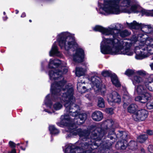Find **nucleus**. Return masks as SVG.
<instances>
[{
	"label": "nucleus",
	"mask_w": 153,
	"mask_h": 153,
	"mask_svg": "<svg viewBox=\"0 0 153 153\" xmlns=\"http://www.w3.org/2000/svg\"><path fill=\"white\" fill-rule=\"evenodd\" d=\"M57 60L56 59H51L48 63V67L49 68H54L51 65H53L55 68H59L57 69H55L53 70L49 71V78L51 81L58 80L62 78V80L63 79H64L63 77V75L65 74L68 71V69L66 66H62L60 63L57 62Z\"/></svg>",
	"instance_id": "423d86ee"
},
{
	"label": "nucleus",
	"mask_w": 153,
	"mask_h": 153,
	"mask_svg": "<svg viewBox=\"0 0 153 153\" xmlns=\"http://www.w3.org/2000/svg\"><path fill=\"white\" fill-rule=\"evenodd\" d=\"M16 145L17 146H19L20 145V143H18L17 144H16Z\"/></svg>",
	"instance_id": "0e129e2a"
},
{
	"label": "nucleus",
	"mask_w": 153,
	"mask_h": 153,
	"mask_svg": "<svg viewBox=\"0 0 153 153\" xmlns=\"http://www.w3.org/2000/svg\"><path fill=\"white\" fill-rule=\"evenodd\" d=\"M117 2H104L102 10L109 14H119L122 12Z\"/></svg>",
	"instance_id": "1a4fd4ad"
},
{
	"label": "nucleus",
	"mask_w": 153,
	"mask_h": 153,
	"mask_svg": "<svg viewBox=\"0 0 153 153\" xmlns=\"http://www.w3.org/2000/svg\"><path fill=\"white\" fill-rule=\"evenodd\" d=\"M74 90L71 88L68 89L67 92L63 94L62 100L65 102L64 105L67 112L73 113L74 115L73 121H71L69 116L65 115L61 117L60 122L56 123L59 126L63 127H68V137H72L74 136L78 135L84 139L88 138L90 131L86 129L82 130L81 128H77V126L80 125L84 123L87 118V114L85 113H80L78 112L79 106L74 102L73 94Z\"/></svg>",
	"instance_id": "f257e3e1"
},
{
	"label": "nucleus",
	"mask_w": 153,
	"mask_h": 153,
	"mask_svg": "<svg viewBox=\"0 0 153 153\" xmlns=\"http://www.w3.org/2000/svg\"><path fill=\"white\" fill-rule=\"evenodd\" d=\"M49 130L50 134L52 135H56L59 133V130L56 128L54 125H50L49 126Z\"/></svg>",
	"instance_id": "4be33fe9"
},
{
	"label": "nucleus",
	"mask_w": 153,
	"mask_h": 153,
	"mask_svg": "<svg viewBox=\"0 0 153 153\" xmlns=\"http://www.w3.org/2000/svg\"><path fill=\"white\" fill-rule=\"evenodd\" d=\"M126 27L130 29H134L135 30L142 29L144 28L145 26L144 24H139L135 21H133L132 22L129 23L126 22L125 24Z\"/></svg>",
	"instance_id": "ddd939ff"
},
{
	"label": "nucleus",
	"mask_w": 153,
	"mask_h": 153,
	"mask_svg": "<svg viewBox=\"0 0 153 153\" xmlns=\"http://www.w3.org/2000/svg\"><path fill=\"white\" fill-rule=\"evenodd\" d=\"M123 11L124 13H128L129 14L131 13V10L130 9H128L127 8H125L123 10Z\"/></svg>",
	"instance_id": "c03bdc74"
},
{
	"label": "nucleus",
	"mask_w": 153,
	"mask_h": 153,
	"mask_svg": "<svg viewBox=\"0 0 153 153\" xmlns=\"http://www.w3.org/2000/svg\"><path fill=\"white\" fill-rule=\"evenodd\" d=\"M114 122L111 119L105 121L102 123L100 128H99L95 129L94 131L92 132V136L94 139H95L96 141L100 140L102 138L105 136V138L104 142L105 143L103 145V147L105 149L106 144L105 141L106 140L105 134L106 133L109 132L110 131V127L114 125Z\"/></svg>",
	"instance_id": "0eeeda50"
},
{
	"label": "nucleus",
	"mask_w": 153,
	"mask_h": 153,
	"mask_svg": "<svg viewBox=\"0 0 153 153\" xmlns=\"http://www.w3.org/2000/svg\"><path fill=\"white\" fill-rule=\"evenodd\" d=\"M123 102H127L130 103L131 101L132 98L130 96L125 95L123 96Z\"/></svg>",
	"instance_id": "473e14b6"
},
{
	"label": "nucleus",
	"mask_w": 153,
	"mask_h": 153,
	"mask_svg": "<svg viewBox=\"0 0 153 153\" xmlns=\"http://www.w3.org/2000/svg\"><path fill=\"white\" fill-rule=\"evenodd\" d=\"M150 66L151 67V69L153 70V63H152L150 65Z\"/></svg>",
	"instance_id": "4d7b16f0"
},
{
	"label": "nucleus",
	"mask_w": 153,
	"mask_h": 153,
	"mask_svg": "<svg viewBox=\"0 0 153 153\" xmlns=\"http://www.w3.org/2000/svg\"><path fill=\"white\" fill-rule=\"evenodd\" d=\"M106 112L108 114L112 115L114 114V109L112 108H108L106 109Z\"/></svg>",
	"instance_id": "58836bf2"
},
{
	"label": "nucleus",
	"mask_w": 153,
	"mask_h": 153,
	"mask_svg": "<svg viewBox=\"0 0 153 153\" xmlns=\"http://www.w3.org/2000/svg\"><path fill=\"white\" fill-rule=\"evenodd\" d=\"M7 18H8L7 16H6L4 17H3V20L4 21L6 20L7 19Z\"/></svg>",
	"instance_id": "13d9d810"
},
{
	"label": "nucleus",
	"mask_w": 153,
	"mask_h": 153,
	"mask_svg": "<svg viewBox=\"0 0 153 153\" xmlns=\"http://www.w3.org/2000/svg\"><path fill=\"white\" fill-rule=\"evenodd\" d=\"M140 152L141 153H146L145 149L143 148H141Z\"/></svg>",
	"instance_id": "603ef678"
},
{
	"label": "nucleus",
	"mask_w": 153,
	"mask_h": 153,
	"mask_svg": "<svg viewBox=\"0 0 153 153\" xmlns=\"http://www.w3.org/2000/svg\"><path fill=\"white\" fill-rule=\"evenodd\" d=\"M143 81V79L141 77L137 75L134 76L132 79L133 84L135 86H136L137 84H139Z\"/></svg>",
	"instance_id": "412c9836"
},
{
	"label": "nucleus",
	"mask_w": 153,
	"mask_h": 153,
	"mask_svg": "<svg viewBox=\"0 0 153 153\" xmlns=\"http://www.w3.org/2000/svg\"><path fill=\"white\" fill-rule=\"evenodd\" d=\"M9 146L12 149H15L16 147V144L12 141H10L8 143Z\"/></svg>",
	"instance_id": "c9c22d12"
},
{
	"label": "nucleus",
	"mask_w": 153,
	"mask_h": 153,
	"mask_svg": "<svg viewBox=\"0 0 153 153\" xmlns=\"http://www.w3.org/2000/svg\"><path fill=\"white\" fill-rule=\"evenodd\" d=\"M138 110V106L135 104H131L127 108L128 112L133 114L136 113Z\"/></svg>",
	"instance_id": "6ab92c4d"
},
{
	"label": "nucleus",
	"mask_w": 153,
	"mask_h": 153,
	"mask_svg": "<svg viewBox=\"0 0 153 153\" xmlns=\"http://www.w3.org/2000/svg\"><path fill=\"white\" fill-rule=\"evenodd\" d=\"M75 74L76 76L80 77L85 74V72L83 68H76V69Z\"/></svg>",
	"instance_id": "b1692460"
},
{
	"label": "nucleus",
	"mask_w": 153,
	"mask_h": 153,
	"mask_svg": "<svg viewBox=\"0 0 153 153\" xmlns=\"http://www.w3.org/2000/svg\"><path fill=\"white\" fill-rule=\"evenodd\" d=\"M20 148L22 150L25 151V148H23V147L22 146H20Z\"/></svg>",
	"instance_id": "6e6d98bb"
},
{
	"label": "nucleus",
	"mask_w": 153,
	"mask_h": 153,
	"mask_svg": "<svg viewBox=\"0 0 153 153\" xmlns=\"http://www.w3.org/2000/svg\"><path fill=\"white\" fill-rule=\"evenodd\" d=\"M3 14H4V15H5V14H6V13H5V12H3Z\"/></svg>",
	"instance_id": "338daca9"
},
{
	"label": "nucleus",
	"mask_w": 153,
	"mask_h": 153,
	"mask_svg": "<svg viewBox=\"0 0 153 153\" xmlns=\"http://www.w3.org/2000/svg\"><path fill=\"white\" fill-rule=\"evenodd\" d=\"M149 114L148 111L145 109H141L137 111L132 116L134 120L137 122L144 121Z\"/></svg>",
	"instance_id": "9b49d317"
},
{
	"label": "nucleus",
	"mask_w": 153,
	"mask_h": 153,
	"mask_svg": "<svg viewBox=\"0 0 153 153\" xmlns=\"http://www.w3.org/2000/svg\"><path fill=\"white\" fill-rule=\"evenodd\" d=\"M29 22H32V21L31 20V19H30V20H29Z\"/></svg>",
	"instance_id": "69168bd1"
},
{
	"label": "nucleus",
	"mask_w": 153,
	"mask_h": 153,
	"mask_svg": "<svg viewBox=\"0 0 153 153\" xmlns=\"http://www.w3.org/2000/svg\"><path fill=\"white\" fill-rule=\"evenodd\" d=\"M104 34L106 35H108L110 34L114 35L115 33L112 28H109V29L105 28Z\"/></svg>",
	"instance_id": "7c9ffc66"
},
{
	"label": "nucleus",
	"mask_w": 153,
	"mask_h": 153,
	"mask_svg": "<svg viewBox=\"0 0 153 153\" xmlns=\"http://www.w3.org/2000/svg\"><path fill=\"white\" fill-rule=\"evenodd\" d=\"M62 105L59 102H56L53 105V107L54 109L56 111L62 108Z\"/></svg>",
	"instance_id": "2f4dec72"
},
{
	"label": "nucleus",
	"mask_w": 153,
	"mask_h": 153,
	"mask_svg": "<svg viewBox=\"0 0 153 153\" xmlns=\"http://www.w3.org/2000/svg\"><path fill=\"white\" fill-rule=\"evenodd\" d=\"M96 76H91V80L93 85L95 86L98 91H101L102 90V84L100 80L96 78Z\"/></svg>",
	"instance_id": "dca6fc26"
},
{
	"label": "nucleus",
	"mask_w": 153,
	"mask_h": 153,
	"mask_svg": "<svg viewBox=\"0 0 153 153\" xmlns=\"http://www.w3.org/2000/svg\"><path fill=\"white\" fill-rule=\"evenodd\" d=\"M125 74L130 77L135 74L134 70L128 69L126 70L124 73Z\"/></svg>",
	"instance_id": "c756f323"
},
{
	"label": "nucleus",
	"mask_w": 153,
	"mask_h": 153,
	"mask_svg": "<svg viewBox=\"0 0 153 153\" xmlns=\"http://www.w3.org/2000/svg\"><path fill=\"white\" fill-rule=\"evenodd\" d=\"M101 75L104 77H110L112 84L116 87H120L121 84L119 81L117 75L114 73H112L111 71L107 70L103 71Z\"/></svg>",
	"instance_id": "9d476101"
},
{
	"label": "nucleus",
	"mask_w": 153,
	"mask_h": 153,
	"mask_svg": "<svg viewBox=\"0 0 153 153\" xmlns=\"http://www.w3.org/2000/svg\"><path fill=\"white\" fill-rule=\"evenodd\" d=\"M107 100L109 102H114L120 104L121 101V97L116 91H113L108 95Z\"/></svg>",
	"instance_id": "f8f14e48"
},
{
	"label": "nucleus",
	"mask_w": 153,
	"mask_h": 153,
	"mask_svg": "<svg viewBox=\"0 0 153 153\" xmlns=\"http://www.w3.org/2000/svg\"><path fill=\"white\" fill-rule=\"evenodd\" d=\"M82 85V83H81L80 82H79L77 83V88L78 89V90H79V89H81V87Z\"/></svg>",
	"instance_id": "a18cd8bd"
},
{
	"label": "nucleus",
	"mask_w": 153,
	"mask_h": 153,
	"mask_svg": "<svg viewBox=\"0 0 153 153\" xmlns=\"http://www.w3.org/2000/svg\"><path fill=\"white\" fill-rule=\"evenodd\" d=\"M127 131H118L117 133L115 132V129L113 125L110 127V131L106 137L105 149H109L116 141V138L120 139L115 145V147L117 149L124 150L126 149L125 144H127L128 139L129 138Z\"/></svg>",
	"instance_id": "20e7f679"
},
{
	"label": "nucleus",
	"mask_w": 153,
	"mask_h": 153,
	"mask_svg": "<svg viewBox=\"0 0 153 153\" xmlns=\"http://www.w3.org/2000/svg\"><path fill=\"white\" fill-rule=\"evenodd\" d=\"M25 16H26V14H25V12L23 13H22V14L21 15V17L22 18L25 17Z\"/></svg>",
	"instance_id": "864d4df0"
},
{
	"label": "nucleus",
	"mask_w": 153,
	"mask_h": 153,
	"mask_svg": "<svg viewBox=\"0 0 153 153\" xmlns=\"http://www.w3.org/2000/svg\"><path fill=\"white\" fill-rule=\"evenodd\" d=\"M148 150L151 153H153V145H149L148 147Z\"/></svg>",
	"instance_id": "79ce46f5"
},
{
	"label": "nucleus",
	"mask_w": 153,
	"mask_h": 153,
	"mask_svg": "<svg viewBox=\"0 0 153 153\" xmlns=\"http://www.w3.org/2000/svg\"><path fill=\"white\" fill-rule=\"evenodd\" d=\"M146 85L139 84L135 87V91L139 95L135 98V100L142 103H146L151 95L147 91Z\"/></svg>",
	"instance_id": "6e6552de"
},
{
	"label": "nucleus",
	"mask_w": 153,
	"mask_h": 153,
	"mask_svg": "<svg viewBox=\"0 0 153 153\" xmlns=\"http://www.w3.org/2000/svg\"><path fill=\"white\" fill-rule=\"evenodd\" d=\"M61 54L59 51L58 47L56 45L53 44L52 46L51 51H50V56H61Z\"/></svg>",
	"instance_id": "2eb2a0df"
},
{
	"label": "nucleus",
	"mask_w": 153,
	"mask_h": 153,
	"mask_svg": "<svg viewBox=\"0 0 153 153\" xmlns=\"http://www.w3.org/2000/svg\"><path fill=\"white\" fill-rule=\"evenodd\" d=\"M91 117L94 120L96 121H100L102 119L103 116L101 111H95L93 113Z\"/></svg>",
	"instance_id": "4468645a"
},
{
	"label": "nucleus",
	"mask_w": 153,
	"mask_h": 153,
	"mask_svg": "<svg viewBox=\"0 0 153 153\" xmlns=\"http://www.w3.org/2000/svg\"><path fill=\"white\" fill-rule=\"evenodd\" d=\"M105 28L100 25H96L93 29V30L95 32H101L102 34H104Z\"/></svg>",
	"instance_id": "5701e85b"
},
{
	"label": "nucleus",
	"mask_w": 153,
	"mask_h": 153,
	"mask_svg": "<svg viewBox=\"0 0 153 153\" xmlns=\"http://www.w3.org/2000/svg\"><path fill=\"white\" fill-rule=\"evenodd\" d=\"M57 40L61 49L64 48L68 51L73 48L76 50L75 53L73 55V61L75 63H80L84 61L85 52L81 48H78V45L76 42L74 37L70 35L69 32H63L58 35Z\"/></svg>",
	"instance_id": "f03ea898"
},
{
	"label": "nucleus",
	"mask_w": 153,
	"mask_h": 153,
	"mask_svg": "<svg viewBox=\"0 0 153 153\" xmlns=\"http://www.w3.org/2000/svg\"><path fill=\"white\" fill-rule=\"evenodd\" d=\"M143 54H142V52H141V53L138 54H136L135 56V58L137 59H143L144 57Z\"/></svg>",
	"instance_id": "e433bc0d"
},
{
	"label": "nucleus",
	"mask_w": 153,
	"mask_h": 153,
	"mask_svg": "<svg viewBox=\"0 0 153 153\" xmlns=\"http://www.w3.org/2000/svg\"><path fill=\"white\" fill-rule=\"evenodd\" d=\"M91 128H94L95 127V126H91Z\"/></svg>",
	"instance_id": "052dcab7"
},
{
	"label": "nucleus",
	"mask_w": 153,
	"mask_h": 153,
	"mask_svg": "<svg viewBox=\"0 0 153 153\" xmlns=\"http://www.w3.org/2000/svg\"><path fill=\"white\" fill-rule=\"evenodd\" d=\"M9 153V152H8V153Z\"/></svg>",
	"instance_id": "774afa93"
},
{
	"label": "nucleus",
	"mask_w": 153,
	"mask_h": 153,
	"mask_svg": "<svg viewBox=\"0 0 153 153\" xmlns=\"http://www.w3.org/2000/svg\"><path fill=\"white\" fill-rule=\"evenodd\" d=\"M80 149L79 146H69L65 149V153H76V151Z\"/></svg>",
	"instance_id": "a211bd4d"
},
{
	"label": "nucleus",
	"mask_w": 153,
	"mask_h": 153,
	"mask_svg": "<svg viewBox=\"0 0 153 153\" xmlns=\"http://www.w3.org/2000/svg\"><path fill=\"white\" fill-rule=\"evenodd\" d=\"M91 145H92V146H91V148H92V150L93 151V150L96 149L97 148L99 147L100 146L99 143H96V142H93L91 144H90Z\"/></svg>",
	"instance_id": "f704fd0d"
},
{
	"label": "nucleus",
	"mask_w": 153,
	"mask_h": 153,
	"mask_svg": "<svg viewBox=\"0 0 153 153\" xmlns=\"http://www.w3.org/2000/svg\"><path fill=\"white\" fill-rule=\"evenodd\" d=\"M112 29H113V30L114 31V30H117V31H120V30L119 29L117 28V27L115 26V27H114L113 28H112Z\"/></svg>",
	"instance_id": "3c124183"
},
{
	"label": "nucleus",
	"mask_w": 153,
	"mask_h": 153,
	"mask_svg": "<svg viewBox=\"0 0 153 153\" xmlns=\"http://www.w3.org/2000/svg\"><path fill=\"white\" fill-rule=\"evenodd\" d=\"M126 144H125L126 148L127 147L129 150L134 151L137 148V142L134 140H131Z\"/></svg>",
	"instance_id": "f3484780"
},
{
	"label": "nucleus",
	"mask_w": 153,
	"mask_h": 153,
	"mask_svg": "<svg viewBox=\"0 0 153 153\" xmlns=\"http://www.w3.org/2000/svg\"><path fill=\"white\" fill-rule=\"evenodd\" d=\"M105 102L104 99L102 97L98 98L97 105L100 108H104L105 106Z\"/></svg>",
	"instance_id": "bb28decb"
},
{
	"label": "nucleus",
	"mask_w": 153,
	"mask_h": 153,
	"mask_svg": "<svg viewBox=\"0 0 153 153\" xmlns=\"http://www.w3.org/2000/svg\"><path fill=\"white\" fill-rule=\"evenodd\" d=\"M144 27H147V28L149 29H150L151 28V26L150 25H145Z\"/></svg>",
	"instance_id": "5fc2aeb1"
},
{
	"label": "nucleus",
	"mask_w": 153,
	"mask_h": 153,
	"mask_svg": "<svg viewBox=\"0 0 153 153\" xmlns=\"http://www.w3.org/2000/svg\"><path fill=\"white\" fill-rule=\"evenodd\" d=\"M114 39L105 38L101 43V53L104 54H124L132 56L133 53L129 52L130 48L126 47L124 48V42L123 40H119L113 36Z\"/></svg>",
	"instance_id": "7ed1b4c3"
},
{
	"label": "nucleus",
	"mask_w": 153,
	"mask_h": 153,
	"mask_svg": "<svg viewBox=\"0 0 153 153\" xmlns=\"http://www.w3.org/2000/svg\"><path fill=\"white\" fill-rule=\"evenodd\" d=\"M137 74L141 76H145L146 75L145 71H137Z\"/></svg>",
	"instance_id": "a19ab883"
},
{
	"label": "nucleus",
	"mask_w": 153,
	"mask_h": 153,
	"mask_svg": "<svg viewBox=\"0 0 153 153\" xmlns=\"http://www.w3.org/2000/svg\"><path fill=\"white\" fill-rule=\"evenodd\" d=\"M28 143V141H26V146H27Z\"/></svg>",
	"instance_id": "680f3d73"
},
{
	"label": "nucleus",
	"mask_w": 153,
	"mask_h": 153,
	"mask_svg": "<svg viewBox=\"0 0 153 153\" xmlns=\"http://www.w3.org/2000/svg\"><path fill=\"white\" fill-rule=\"evenodd\" d=\"M146 107L148 109H151L153 108V102H147L146 103Z\"/></svg>",
	"instance_id": "4c0bfd02"
},
{
	"label": "nucleus",
	"mask_w": 153,
	"mask_h": 153,
	"mask_svg": "<svg viewBox=\"0 0 153 153\" xmlns=\"http://www.w3.org/2000/svg\"><path fill=\"white\" fill-rule=\"evenodd\" d=\"M120 36L122 38L126 37L130 34V33L126 30L120 31L119 32Z\"/></svg>",
	"instance_id": "cd10ccee"
},
{
	"label": "nucleus",
	"mask_w": 153,
	"mask_h": 153,
	"mask_svg": "<svg viewBox=\"0 0 153 153\" xmlns=\"http://www.w3.org/2000/svg\"><path fill=\"white\" fill-rule=\"evenodd\" d=\"M123 106L124 108H126L128 105L130 103L127 102H123Z\"/></svg>",
	"instance_id": "de8ad7c7"
},
{
	"label": "nucleus",
	"mask_w": 153,
	"mask_h": 153,
	"mask_svg": "<svg viewBox=\"0 0 153 153\" xmlns=\"http://www.w3.org/2000/svg\"><path fill=\"white\" fill-rule=\"evenodd\" d=\"M140 13H142V16L145 15L146 16L153 17V10L148 11L145 9H143L140 11Z\"/></svg>",
	"instance_id": "393cba45"
},
{
	"label": "nucleus",
	"mask_w": 153,
	"mask_h": 153,
	"mask_svg": "<svg viewBox=\"0 0 153 153\" xmlns=\"http://www.w3.org/2000/svg\"><path fill=\"white\" fill-rule=\"evenodd\" d=\"M100 13L101 14H104V15H105V13H104V12H100Z\"/></svg>",
	"instance_id": "e2e57ef3"
},
{
	"label": "nucleus",
	"mask_w": 153,
	"mask_h": 153,
	"mask_svg": "<svg viewBox=\"0 0 153 153\" xmlns=\"http://www.w3.org/2000/svg\"><path fill=\"white\" fill-rule=\"evenodd\" d=\"M82 90L81 91V92L82 93H84L85 92L87 91V89L86 87L85 86H82L81 87V89Z\"/></svg>",
	"instance_id": "49530a36"
},
{
	"label": "nucleus",
	"mask_w": 153,
	"mask_h": 153,
	"mask_svg": "<svg viewBox=\"0 0 153 153\" xmlns=\"http://www.w3.org/2000/svg\"><path fill=\"white\" fill-rule=\"evenodd\" d=\"M148 138L147 135L143 134L138 136L137 138V141L139 143H144Z\"/></svg>",
	"instance_id": "a878e982"
},
{
	"label": "nucleus",
	"mask_w": 153,
	"mask_h": 153,
	"mask_svg": "<svg viewBox=\"0 0 153 153\" xmlns=\"http://www.w3.org/2000/svg\"><path fill=\"white\" fill-rule=\"evenodd\" d=\"M147 88L151 91H153V80L149 82L147 85H146Z\"/></svg>",
	"instance_id": "72a5a7b5"
},
{
	"label": "nucleus",
	"mask_w": 153,
	"mask_h": 153,
	"mask_svg": "<svg viewBox=\"0 0 153 153\" xmlns=\"http://www.w3.org/2000/svg\"><path fill=\"white\" fill-rule=\"evenodd\" d=\"M131 0H124L123 1V3H126L127 4L126 6L127 7H129L131 6Z\"/></svg>",
	"instance_id": "ea45409f"
},
{
	"label": "nucleus",
	"mask_w": 153,
	"mask_h": 153,
	"mask_svg": "<svg viewBox=\"0 0 153 153\" xmlns=\"http://www.w3.org/2000/svg\"><path fill=\"white\" fill-rule=\"evenodd\" d=\"M147 134L149 135H153V130L148 129L146 131Z\"/></svg>",
	"instance_id": "37998d69"
},
{
	"label": "nucleus",
	"mask_w": 153,
	"mask_h": 153,
	"mask_svg": "<svg viewBox=\"0 0 153 153\" xmlns=\"http://www.w3.org/2000/svg\"><path fill=\"white\" fill-rule=\"evenodd\" d=\"M63 79V78L62 80L58 82L54 81L51 85V97L49 94H48L46 97V99L45 100V105L50 108H51L53 105L51 100L53 101H56L57 100L59 97L61 95L62 90L64 91H65L66 89L67 90L66 92L62 93L63 94L67 92L68 90L70 88H63L67 82L66 81L64 80ZM71 88L74 90L73 88ZM62 95L63 94H62ZM61 99L64 102V104L65 102L62 100V97Z\"/></svg>",
	"instance_id": "39448f33"
},
{
	"label": "nucleus",
	"mask_w": 153,
	"mask_h": 153,
	"mask_svg": "<svg viewBox=\"0 0 153 153\" xmlns=\"http://www.w3.org/2000/svg\"><path fill=\"white\" fill-rule=\"evenodd\" d=\"M9 153H16V150L15 149H12L10 151H9Z\"/></svg>",
	"instance_id": "8fccbe9b"
},
{
	"label": "nucleus",
	"mask_w": 153,
	"mask_h": 153,
	"mask_svg": "<svg viewBox=\"0 0 153 153\" xmlns=\"http://www.w3.org/2000/svg\"><path fill=\"white\" fill-rule=\"evenodd\" d=\"M90 144L87 142L81 143L80 149L83 150L82 153H84V152L88 150L92 151V148Z\"/></svg>",
	"instance_id": "aec40b11"
},
{
	"label": "nucleus",
	"mask_w": 153,
	"mask_h": 153,
	"mask_svg": "<svg viewBox=\"0 0 153 153\" xmlns=\"http://www.w3.org/2000/svg\"><path fill=\"white\" fill-rule=\"evenodd\" d=\"M104 2H117V0H104Z\"/></svg>",
	"instance_id": "09e8293b"
},
{
	"label": "nucleus",
	"mask_w": 153,
	"mask_h": 153,
	"mask_svg": "<svg viewBox=\"0 0 153 153\" xmlns=\"http://www.w3.org/2000/svg\"><path fill=\"white\" fill-rule=\"evenodd\" d=\"M138 5L136 4H134L131 6L130 10L131 13H140V11L137 10Z\"/></svg>",
	"instance_id": "c85d7f7f"
},
{
	"label": "nucleus",
	"mask_w": 153,
	"mask_h": 153,
	"mask_svg": "<svg viewBox=\"0 0 153 153\" xmlns=\"http://www.w3.org/2000/svg\"><path fill=\"white\" fill-rule=\"evenodd\" d=\"M15 11H16V14H18L19 13V11L18 10H15Z\"/></svg>",
	"instance_id": "bf43d9fd"
}]
</instances>
